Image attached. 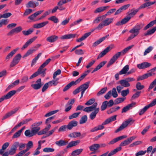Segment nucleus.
Instances as JSON below:
<instances>
[{"label":"nucleus","mask_w":156,"mask_h":156,"mask_svg":"<svg viewBox=\"0 0 156 156\" xmlns=\"http://www.w3.org/2000/svg\"><path fill=\"white\" fill-rule=\"evenodd\" d=\"M48 23V21H46L40 23L35 24L33 25V27L36 29L40 28L45 26Z\"/></svg>","instance_id":"5701e85b"},{"label":"nucleus","mask_w":156,"mask_h":156,"mask_svg":"<svg viewBox=\"0 0 156 156\" xmlns=\"http://www.w3.org/2000/svg\"><path fill=\"white\" fill-rule=\"evenodd\" d=\"M80 142V140H79L76 141H73L68 144L66 146L67 148L71 147H72L75 146L78 144Z\"/></svg>","instance_id":"f704fd0d"},{"label":"nucleus","mask_w":156,"mask_h":156,"mask_svg":"<svg viewBox=\"0 0 156 156\" xmlns=\"http://www.w3.org/2000/svg\"><path fill=\"white\" fill-rule=\"evenodd\" d=\"M43 85L41 82V79L39 78L36 81L35 84L31 85V87L35 90H38L41 88Z\"/></svg>","instance_id":"f8f14e48"},{"label":"nucleus","mask_w":156,"mask_h":156,"mask_svg":"<svg viewBox=\"0 0 156 156\" xmlns=\"http://www.w3.org/2000/svg\"><path fill=\"white\" fill-rule=\"evenodd\" d=\"M48 20L53 21L55 23H57L59 21L58 19L55 16L50 17L48 18Z\"/></svg>","instance_id":"bf43d9fd"},{"label":"nucleus","mask_w":156,"mask_h":156,"mask_svg":"<svg viewBox=\"0 0 156 156\" xmlns=\"http://www.w3.org/2000/svg\"><path fill=\"white\" fill-rule=\"evenodd\" d=\"M156 85V79H155L150 84L149 87V88L148 89V91H149L151 89H152Z\"/></svg>","instance_id":"680f3d73"},{"label":"nucleus","mask_w":156,"mask_h":156,"mask_svg":"<svg viewBox=\"0 0 156 156\" xmlns=\"http://www.w3.org/2000/svg\"><path fill=\"white\" fill-rule=\"evenodd\" d=\"M116 117L117 115H114L107 119L105 120L104 122L102 124V125H99L98 126H97L98 130H101L103 129L104 128V126L103 125L107 124L110 122L115 120L116 119Z\"/></svg>","instance_id":"0eeeda50"},{"label":"nucleus","mask_w":156,"mask_h":156,"mask_svg":"<svg viewBox=\"0 0 156 156\" xmlns=\"http://www.w3.org/2000/svg\"><path fill=\"white\" fill-rule=\"evenodd\" d=\"M135 102L132 103L124 107L122 109L121 112L122 113L126 112L129 109V108L133 107V106L136 104Z\"/></svg>","instance_id":"473e14b6"},{"label":"nucleus","mask_w":156,"mask_h":156,"mask_svg":"<svg viewBox=\"0 0 156 156\" xmlns=\"http://www.w3.org/2000/svg\"><path fill=\"white\" fill-rule=\"evenodd\" d=\"M22 56L20 53L17 54L13 58L9 66L10 68L14 66L19 62Z\"/></svg>","instance_id":"1a4fd4ad"},{"label":"nucleus","mask_w":156,"mask_h":156,"mask_svg":"<svg viewBox=\"0 0 156 156\" xmlns=\"http://www.w3.org/2000/svg\"><path fill=\"white\" fill-rule=\"evenodd\" d=\"M93 111H94L92 112L89 115L90 119L92 120H93L96 117L97 114L99 111V108L96 107Z\"/></svg>","instance_id":"4be33fe9"},{"label":"nucleus","mask_w":156,"mask_h":156,"mask_svg":"<svg viewBox=\"0 0 156 156\" xmlns=\"http://www.w3.org/2000/svg\"><path fill=\"white\" fill-rule=\"evenodd\" d=\"M119 83L123 87H128L130 86V83L128 82L126 79L120 80Z\"/></svg>","instance_id":"cd10ccee"},{"label":"nucleus","mask_w":156,"mask_h":156,"mask_svg":"<svg viewBox=\"0 0 156 156\" xmlns=\"http://www.w3.org/2000/svg\"><path fill=\"white\" fill-rule=\"evenodd\" d=\"M32 128L31 129V132L32 134H34V136L40 130V127H37L36 126H32Z\"/></svg>","instance_id":"a18cd8bd"},{"label":"nucleus","mask_w":156,"mask_h":156,"mask_svg":"<svg viewBox=\"0 0 156 156\" xmlns=\"http://www.w3.org/2000/svg\"><path fill=\"white\" fill-rule=\"evenodd\" d=\"M78 125V122L75 120H72L69 122L67 125L68 129H71L74 127Z\"/></svg>","instance_id":"393cba45"},{"label":"nucleus","mask_w":156,"mask_h":156,"mask_svg":"<svg viewBox=\"0 0 156 156\" xmlns=\"http://www.w3.org/2000/svg\"><path fill=\"white\" fill-rule=\"evenodd\" d=\"M94 30L95 29L92 30L91 31V32H89L85 33L81 38L77 39L76 40V41L77 42H80L85 40L90 35L91 32H93Z\"/></svg>","instance_id":"b1692460"},{"label":"nucleus","mask_w":156,"mask_h":156,"mask_svg":"<svg viewBox=\"0 0 156 156\" xmlns=\"http://www.w3.org/2000/svg\"><path fill=\"white\" fill-rule=\"evenodd\" d=\"M24 134L27 137H31L34 136V134H32V132H30V130L28 129L25 131Z\"/></svg>","instance_id":"e2e57ef3"},{"label":"nucleus","mask_w":156,"mask_h":156,"mask_svg":"<svg viewBox=\"0 0 156 156\" xmlns=\"http://www.w3.org/2000/svg\"><path fill=\"white\" fill-rule=\"evenodd\" d=\"M136 138V136H133L129 138H128L127 139L121 142L120 144L119 147H117L115 149H114L112 151L109 153H108V156H112L115 154L117 152L121 150L122 147L125 146L129 145Z\"/></svg>","instance_id":"f257e3e1"},{"label":"nucleus","mask_w":156,"mask_h":156,"mask_svg":"<svg viewBox=\"0 0 156 156\" xmlns=\"http://www.w3.org/2000/svg\"><path fill=\"white\" fill-rule=\"evenodd\" d=\"M97 105L98 104L97 103H94L92 105L90 106L86 107L83 109V110L86 112L92 111L94 110V109L97 107Z\"/></svg>","instance_id":"a211bd4d"},{"label":"nucleus","mask_w":156,"mask_h":156,"mask_svg":"<svg viewBox=\"0 0 156 156\" xmlns=\"http://www.w3.org/2000/svg\"><path fill=\"white\" fill-rule=\"evenodd\" d=\"M131 19V17L127 15L125 18L121 20L122 23L123 25L127 23Z\"/></svg>","instance_id":"6e6d98bb"},{"label":"nucleus","mask_w":156,"mask_h":156,"mask_svg":"<svg viewBox=\"0 0 156 156\" xmlns=\"http://www.w3.org/2000/svg\"><path fill=\"white\" fill-rule=\"evenodd\" d=\"M51 60V59L50 58H49L47 59L39 67L38 69L37 70V71L39 70V75L41 74H42L41 76L44 77V76L45 74H46L45 71L46 70V69L45 68L43 69L42 70V69L45 66H46L49 63L50 61Z\"/></svg>","instance_id":"20e7f679"},{"label":"nucleus","mask_w":156,"mask_h":156,"mask_svg":"<svg viewBox=\"0 0 156 156\" xmlns=\"http://www.w3.org/2000/svg\"><path fill=\"white\" fill-rule=\"evenodd\" d=\"M34 29H29L27 30H23L22 31L23 34L25 36L31 34L33 31Z\"/></svg>","instance_id":"603ef678"},{"label":"nucleus","mask_w":156,"mask_h":156,"mask_svg":"<svg viewBox=\"0 0 156 156\" xmlns=\"http://www.w3.org/2000/svg\"><path fill=\"white\" fill-rule=\"evenodd\" d=\"M43 12V10H40L37 11L33 14H32L28 17V19L31 20H33L37 16L41 13Z\"/></svg>","instance_id":"72a5a7b5"},{"label":"nucleus","mask_w":156,"mask_h":156,"mask_svg":"<svg viewBox=\"0 0 156 156\" xmlns=\"http://www.w3.org/2000/svg\"><path fill=\"white\" fill-rule=\"evenodd\" d=\"M87 84L85 85V86L84 87H83V88L82 89V90H81V97H80V98H81L83 96V95L85 92V91L86 90V89H87L89 86V84L90 83V81H88L87 82Z\"/></svg>","instance_id":"09e8293b"},{"label":"nucleus","mask_w":156,"mask_h":156,"mask_svg":"<svg viewBox=\"0 0 156 156\" xmlns=\"http://www.w3.org/2000/svg\"><path fill=\"white\" fill-rule=\"evenodd\" d=\"M37 37H34L27 41L25 44L21 48L22 50L24 49L27 48L30 44H31L37 38Z\"/></svg>","instance_id":"2eb2a0df"},{"label":"nucleus","mask_w":156,"mask_h":156,"mask_svg":"<svg viewBox=\"0 0 156 156\" xmlns=\"http://www.w3.org/2000/svg\"><path fill=\"white\" fill-rule=\"evenodd\" d=\"M68 144V141L64 140L62 139L55 142V144L59 147L66 145Z\"/></svg>","instance_id":"bb28decb"},{"label":"nucleus","mask_w":156,"mask_h":156,"mask_svg":"<svg viewBox=\"0 0 156 156\" xmlns=\"http://www.w3.org/2000/svg\"><path fill=\"white\" fill-rule=\"evenodd\" d=\"M33 147V143L32 141H30L28 142L27 144L26 148L24 150L26 152L28 151L30 148Z\"/></svg>","instance_id":"3c124183"},{"label":"nucleus","mask_w":156,"mask_h":156,"mask_svg":"<svg viewBox=\"0 0 156 156\" xmlns=\"http://www.w3.org/2000/svg\"><path fill=\"white\" fill-rule=\"evenodd\" d=\"M19 145V142H16L14 143L10 148L9 151L8 152L9 155H12L15 154L16 152L17 148Z\"/></svg>","instance_id":"9d476101"},{"label":"nucleus","mask_w":156,"mask_h":156,"mask_svg":"<svg viewBox=\"0 0 156 156\" xmlns=\"http://www.w3.org/2000/svg\"><path fill=\"white\" fill-rule=\"evenodd\" d=\"M87 120V115H85L82 116L80 120V124H81L85 123Z\"/></svg>","instance_id":"8fccbe9b"},{"label":"nucleus","mask_w":156,"mask_h":156,"mask_svg":"<svg viewBox=\"0 0 156 156\" xmlns=\"http://www.w3.org/2000/svg\"><path fill=\"white\" fill-rule=\"evenodd\" d=\"M113 20V18H107L101 22L95 28V29H101L103 27L108 25L111 23Z\"/></svg>","instance_id":"423d86ee"},{"label":"nucleus","mask_w":156,"mask_h":156,"mask_svg":"<svg viewBox=\"0 0 156 156\" xmlns=\"http://www.w3.org/2000/svg\"><path fill=\"white\" fill-rule=\"evenodd\" d=\"M155 20L152 21L145 26L143 29L144 30H146L150 27H152L155 23Z\"/></svg>","instance_id":"de8ad7c7"},{"label":"nucleus","mask_w":156,"mask_h":156,"mask_svg":"<svg viewBox=\"0 0 156 156\" xmlns=\"http://www.w3.org/2000/svg\"><path fill=\"white\" fill-rule=\"evenodd\" d=\"M125 99V98H117L114 101L115 104L117 105L123 102Z\"/></svg>","instance_id":"5fc2aeb1"},{"label":"nucleus","mask_w":156,"mask_h":156,"mask_svg":"<svg viewBox=\"0 0 156 156\" xmlns=\"http://www.w3.org/2000/svg\"><path fill=\"white\" fill-rule=\"evenodd\" d=\"M127 137V136L126 135H123L119 136L112 140L109 142L108 144H113L120 140L126 138Z\"/></svg>","instance_id":"f3484780"},{"label":"nucleus","mask_w":156,"mask_h":156,"mask_svg":"<svg viewBox=\"0 0 156 156\" xmlns=\"http://www.w3.org/2000/svg\"><path fill=\"white\" fill-rule=\"evenodd\" d=\"M22 30V27L21 26H19L11 30L7 33V35L12 36L14 34H17L20 32Z\"/></svg>","instance_id":"9b49d317"},{"label":"nucleus","mask_w":156,"mask_h":156,"mask_svg":"<svg viewBox=\"0 0 156 156\" xmlns=\"http://www.w3.org/2000/svg\"><path fill=\"white\" fill-rule=\"evenodd\" d=\"M80 142V140H79L76 141H73L68 144L66 146L67 148L71 147H72L75 146L78 144Z\"/></svg>","instance_id":"c9c22d12"},{"label":"nucleus","mask_w":156,"mask_h":156,"mask_svg":"<svg viewBox=\"0 0 156 156\" xmlns=\"http://www.w3.org/2000/svg\"><path fill=\"white\" fill-rule=\"evenodd\" d=\"M136 88L138 90H141L144 88V86L142 85L140 82H137L136 84Z\"/></svg>","instance_id":"13d9d810"},{"label":"nucleus","mask_w":156,"mask_h":156,"mask_svg":"<svg viewBox=\"0 0 156 156\" xmlns=\"http://www.w3.org/2000/svg\"><path fill=\"white\" fill-rule=\"evenodd\" d=\"M155 3V1L154 2H148L144 4H142L140 5L139 8L140 9L147 7L151 5L154 4Z\"/></svg>","instance_id":"2f4dec72"},{"label":"nucleus","mask_w":156,"mask_h":156,"mask_svg":"<svg viewBox=\"0 0 156 156\" xmlns=\"http://www.w3.org/2000/svg\"><path fill=\"white\" fill-rule=\"evenodd\" d=\"M58 39V36L56 35H52L48 37L46 39V41L50 43L55 42Z\"/></svg>","instance_id":"a878e982"},{"label":"nucleus","mask_w":156,"mask_h":156,"mask_svg":"<svg viewBox=\"0 0 156 156\" xmlns=\"http://www.w3.org/2000/svg\"><path fill=\"white\" fill-rule=\"evenodd\" d=\"M109 7L108 6L104 7H100L97 8L94 11V12L97 13L98 12H100L103 11L105 10L106 9L108 8Z\"/></svg>","instance_id":"c03bdc74"},{"label":"nucleus","mask_w":156,"mask_h":156,"mask_svg":"<svg viewBox=\"0 0 156 156\" xmlns=\"http://www.w3.org/2000/svg\"><path fill=\"white\" fill-rule=\"evenodd\" d=\"M87 84V82L85 83L82 84L81 86H80L79 87L77 88L76 89L74 90L73 92V94L76 95L80 91V90H82V89L85 86V85Z\"/></svg>","instance_id":"4c0bfd02"},{"label":"nucleus","mask_w":156,"mask_h":156,"mask_svg":"<svg viewBox=\"0 0 156 156\" xmlns=\"http://www.w3.org/2000/svg\"><path fill=\"white\" fill-rule=\"evenodd\" d=\"M139 8L136 10L134 9V8L132 9L131 10V12L129 13L127 15L129 17H131V18L133 17L137 12L139 11L140 10Z\"/></svg>","instance_id":"37998d69"},{"label":"nucleus","mask_w":156,"mask_h":156,"mask_svg":"<svg viewBox=\"0 0 156 156\" xmlns=\"http://www.w3.org/2000/svg\"><path fill=\"white\" fill-rule=\"evenodd\" d=\"M76 35V34H66L61 36L60 38L61 39H67L74 38L75 37Z\"/></svg>","instance_id":"c85d7f7f"},{"label":"nucleus","mask_w":156,"mask_h":156,"mask_svg":"<svg viewBox=\"0 0 156 156\" xmlns=\"http://www.w3.org/2000/svg\"><path fill=\"white\" fill-rule=\"evenodd\" d=\"M108 101H105L102 103L101 107V111H103L108 106Z\"/></svg>","instance_id":"864d4df0"},{"label":"nucleus","mask_w":156,"mask_h":156,"mask_svg":"<svg viewBox=\"0 0 156 156\" xmlns=\"http://www.w3.org/2000/svg\"><path fill=\"white\" fill-rule=\"evenodd\" d=\"M109 36V34H108L105 36L97 40L95 42L92 44V47L93 48L96 47L97 45L100 44L103 41H104L108 36Z\"/></svg>","instance_id":"412c9836"},{"label":"nucleus","mask_w":156,"mask_h":156,"mask_svg":"<svg viewBox=\"0 0 156 156\" xmlns=\"http://www.w3.org/2000/svg\"><path fill=\"white\" fill-rule=\"evenodd\" d=\"M156 104V98L154 99L149 105L145 106L144 108L141 109L139 113L140 115L143 114L150 107L153 106Z\"/></svg>","instance_id":"6e6552de"},{"label":"nucleus","mask_w":156,"mask_h":156,"mask_svg":"<svg viewBox=\"0 0 156 156\" xmlns=\"http://www.w3.org/2000/svg\"><path fill=\"white\" fill-rule=\"evenodd\" d=\"M141 93V91H137L135 94H133L131 97V99L134 100L136 98H138Z\"/></svg>","instance_id":"338daca9"},{"label":"nucleus","mask_w":156,"mask_h":156,"mask_svg":"<svg viewBox=\"0 0 156 156\" xmlns=\"http://www.w3.org/2000/svg\"><path fill=\"white\" fill-rule=\"evenodd\" d=\"M112 49V48L110 46H108L105 48L103 51L101 52L98 55L97 59H98L100 58H101L105 55L108 51H109Z\"/></svg>","instance_id":"4468645a"},{"label":"nucleus","mask_w":156,"mask_h":156,"mask_svg":"<svg viewBox=\"0 0 156 156\" xmlns=\"http://www.w3.org/2000/svg\"><path fill=\"white\" fill-rule=\"evenodd\" d=\"M152 75V74L151 73H147L144 74L141 76H139L137 79V81L142 80L144 79H146L148 77Z\"/></svg>","instance_id":"e433bc0d"},{"label":"nucleus","mask_w":156,"mask_h":156,"mask_svg":"<svg viewBox=\"0 0 156 156\" xmlns=\"http://www.w3.org/2000/svg\"><path fill=\"white\" fill-rule=\"evenodd\" d=\"M36 51V50H34L33 49L31 48L28 50L26 54L23 56V58H24L32 54L34 52Z\"/></svg>","instance_id":"49530a36"},{"label":"nucleus","mask_w":156,"mask_h":156,"mask_svg":"<svg viewBox=\"0 0 156 156\" xmlns=\"http://www.w3.org/2000/svg\"><path fill=\"white\" fill-rule=\"evenodd\" d=\"M107 89V87L102 88L97 94L98 96H99L104 94L106 91Z\"/></svg>","instance_id":"052dcab7"},{"label":"nucleus","mask_w":156,"mask_h":156,"mask_svg":"<svg viewBox=\"0 0 156 156\" xmlns=\"http://www.w3.org/2000/svg\"><path fill=\"white\" fill-rule=\"evenodd\" d=\"M18 49L17 48H16L10 52L6 57L5 60L7 61H9L10 59L12 57L14 54L16 53Z\"/></svg>","instance_id":"7c9ffc66"},{"label":"nucleus","mask_w":156,"mask_h":156,"mask_svg":"<svg viewBox=\"0 0 156 156\" xmlns=\"http://www.w3.org/2000/svg\"><path fill=\"white\" fill-rule=\"evenodd\" d=\"M156 30V26L152 29L148 30L147 32L144 33V36H147L151 35L154 34Z\"/></svg>","instance_id":"58836bf2"},{"label":"nucleus","mask_w":156,"mask_h":156,"mask_svg":"<svg viewBox=\"0 0 156 156\" xmlns=\"http://www.w3.org/2000/svg\"><path fill=\"white\" fill-rule=\"evenodd\" d=\"M66 129H68L67 125H65L62 126L59 128L58 129V132L65 131H66Z\"/></svg>","instance_id":"69168bd1"},{"label":"nucleus","mask_w":156,"mask_h":156,"mask_svg":"<svg viewBox=\"0 0 156 156\" xmlns=\"http://www.w3.org/2000/svg\"><path fill=\"white\" fill-rule=\"evenodd\" d=\"M134 121V120L132 119L131 118L129 119L122 123V125L115 131V133H117L121 131L126 127L129 124H132Z\"/></svg>","instance_id":"39448f33"},{"label":"nucleus","mask_w":156,"mask_h":156,"mask_svg":"<svg viewBox=\"0 0 156 156\" xmlns=\"http://www.w3.org/2000/svg\"><path fill=\"white\" fill-rule=\"evenodd\" d=\"M106 61H105L100 62L99 65L96 66L94 69L93 71L91 73H92L100 69L102 67H103L106 63Z\"/></svg>","instance_id":"c756f323"},{"label":"nucleus","mask_w":156,"mask_h":156,"mask_svg":"<svg viewBox=\"0 0 156 156\" xmlns=\"http://www.w3.org/2000/svg\"><path fill=\"white\" fill-rule=\"evenodd\" d=\"M37 37H34L27 41L25 44L21 48L22 50L24 49L27 48L30 44H31L37 38Z\"/></svg>","instance_id":"dca6fc26"},{"label":"nucleus","mask_w":156,"mask_h":156,"mask_svg":"<svg viewBox=\"0 0 156 156\" xmlns=\"http://www.w3.org/2000/svg\"><path fill=\"white\" fill-rule=\"evenodd\" d=\"M129 69V65H126L119 71L120 75H122L127 73V72L128 71Z\"/></svg>","instance_id":"a19ab883"},{"label":"nucleus","mask_w":156,"mask_h":156,"mask_svg":"<svg viewBox=\"0 0 156 156\" xmlns=\"http://www.w3.org/2000/svg\"><path fill=\"white\" fill-rule=\"evenodd\" d=\"M151 66V63L148 62H144L137 65V67L140 69H144L149 67Z\"/></svg>","instance_id":"6ab92c4d"},{"label":"nucleus","mask_w":156,"mask_h":156,"mask_svg":"<svg viewBox=\"0 0 156 156\" xmlns=\"http://www.w3.org/2000/svg\"><path fill=\"white\" fill-rule=\"evenodd\" d=\"M83 149L82 148L76 149L73 151L71 154L72 156H76L79 155L83 151Z\"/></svg>","instance_id":"79ce46f5"},{"label":"nucleus","mask_w":156,"mask_h":156,"mask_svg":"<svg viewBox=\"0 0 156 156\" xmlns=\"http://www.w3.org/2000/svg\"><path fill=\"white\" fill-rule=\"evenodd\" d=\"M142 24H137L129 31V32L133 34L129 37L132 39L136 36L139 33V30L142 28Z\"/></svg>","instance_id":"7ed1b4c3"},{"label":"nucleus","mask_w":156,"mask_h":156,"mask_svg":"<svg viewBox=\"0 0 156 156\" xmlns=\"http://www.w3.org/2000/svg\"><path fill=\"white\" fill-rule=\"evenodd\" d=\"M100 147V145L99 144H96L92 145L89 147L90 150L91 151H94L91 153V154H94L95 152Z\"/></svg>","instance_id":"ddd939ff"},{"label":"nucleus","mask_w":156,"mask_h":156,"mask_svg":"<svg viewBox=\"0 0 156 156\" xmlns=\"http://www.w3.org/2000/svg\"><path fill=\"white\" fill-rule=\"evenodd\" d=\"M39 5L38 2L30 1L26 5V7L28 8H35L37 6Z\"/></svg>","instance_id":"aec40b11"},{"label":"nucleus","mask_w":156,"mask_h":156,"mask_svg":"<svg viewBox=\"0 0 156 156\" xmlns=\"http://www.w3.org/2000/svg\"><path fill=\"white\" fill-rule=\"evenodd\" d=\"M133 45L129 46L123 50L121 52H118L114 55L112 58L110 59L108 63L107 67H109L111 65L113 64L117 59L122 55H124L133 46Z\"/></svg>","instance_id":"f03ea898"},{"label":"nucleus","mask_w":156,"mask_h":156,"mask_svg":"<svg viewBox=\"0 0 156 156\" xmlns=\"http://www.w3.org/2000/svg\"><path fill=\"white\" fill-rule=\"evenodd\" d=\"M121 92V95L123 97L126 96L129 93V90L128 89L126 90H123Z\"/></svg>","instance_id":"0e129e2a"},{"label":"nucleus","mask_w":156,"mask_h":156,"mask_svg":"<svg viewBox=\"0 0 156 156\" xmlns=\"http://www.w3.org/2000/svg\"><path fill=\"white\" fill-rule=\"evenodd\" d=\"M80 113V112L73 113L69 116V119H71L73 118H76L78 116Z\"/></svg>","instance_id":"4d7b16f0"},{"label":"nucleus","mask_w":156,"mask_h":156,"mask_svg":"<svg viewBox=\"0 0 156 156\" xmlns=\"http://www.w3.org/2000/svg\"><path fill=\"white\" fill-rule=\"evenodd\" d=\"M55 151V149L50 147H46L43 149V151L45 152H52Z\"/></svg>","instance_id":"774afa93"},{"label":"nucleus","mask_w":156,"mask_h":156,"mask_svg":"<svg viewBox=\"0 0 156 156\" xmlns=\"http://www.w3.org/2000/svg\"><path fill=\"white\" fill-rule=\"evenodd\" d=\"M16 93V90H12L9 92L6 95H4L5 97L6 100L10 98L13 95L15 94Z\"/></svg>","instance_id":"ea45409f"}]
</instances>
